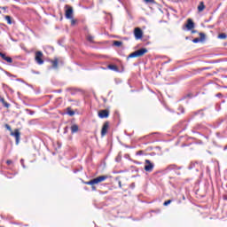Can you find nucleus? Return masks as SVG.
Listing matches in <instances>:
<instances>
[{"instance_id": "nucleus-1", "label": "nucleus", "mask_w": 227, "mask_h": 227, "mask_svg": "<svg viewBox=\"0 0 227 227\" xmlns=\"http://www.w3.org/2000/svg\"><path fill=\"white\" fill-rule=\"evenodd\" d=\"M109 178L108 176H99L94 179L84 182L85 185H90L92 191H97V186L98 184H102V182H106Z\"/></svg>"}, {"instance_id": "nucleus-2", "label": "nucleus", "mask_w": 227, "mask_h": 227, "mask_svg": "<svg viewBox=\"0 0 227 227\" xmlns=\"http://www.w3.org/2000/svg\"><path fill=\"white\" fill-rule=\"evenodd\" d=\"M145 54H148V49L141 48V49L130 53L128 56V59H130V58H143V56H145Z\"/></svg>"}, {"instance_id": "nucleus-3", "label": "nucleus", "mask_w": 227, "mask_h": 227, "mask_svg": "<svg viewBox=\"0 0 227 227\" xmlns=\"http://www.w3.org/2000/svg\"><path fill=\"white\" fill-rule=\"evenodd\" d=\"M145 171H146L147 173H152L153 171V163H152V161H150V160H145Z\"/></svg>"}, {"instance_id": "nucleus-4", "label": "nucleus", "mask_w": 227, "mask_h": 227, "mask_svg": "<svg viewBox=\"0 0 227 227\" xmlns=\"http://www.w3.org/2000/svg\"><path fill=\"white\" fill-rule=\"evenodd\" d=\"M35 59L37 65H42L43 63V52L36 51Z\"/></svg>"}, {"instance_id": "nucleus-5", "label": "nucleus", "mask_w": 227, "mask_h": 227, "mask_svg": "<svg viewBox=\"0 0 227 227\" xmlns=\"http://www.w3.org/2000/svg\"><path fill=\"white\" fill-rule=\"evenodd\" d=\"M66 19H73L74 18V8L69 5H66Z\"/></svg>"}, {"instance_id": "nucleus-6", "label": "nucleus", "mask_w": 227, "mask_h": 227, "mask_svg": "<svg viewBox=\"0 0 227 227\" xmlns=\"http://www.w3.org/2000/svg\"><path fill=\"white\" fill-rule=\"evenodd\" d=\"M11 136L15 137L16 145H19V142L20 141V131L18 129H14V131L11 132Z\"/></svg>"}, {"instance_id": "nucleus-7", "label": "nucleus", "mask_w": 227, "mask_h": 227, "mask_svg": "<svg viewBox=\"0 0 227 227\" xmlns=\"http://www.w3.org/2000/svg\"><path fill=\"white\" fill-rule=\"evenodd\" d=\"M134 35L136 40H141V38H143V30L139 27H136L134 29Z\"/></svg>"}, {"instance_id": "nucleus-8", "label": "nucleus", "mask_w": 227, "mask_h": 227, "mask_svg": "<svg viewBox=\"0 0 227 227\" xmlns=\"http://www.w3.org/2000/svg\"><path fill=\"white\" fill-rule=\"evenodd\" d=\"M107 130H109V121H106L103 124V127L101 129V137H104L106 134H107Z\"/></svg>"}, {"instance_id": "nucleus-9", "label": "nucleus", "mask_w": 227, "mask_h": 227, "mask_svg": "<svg viewBox=\"0 0 227 227\" xmlns=\"http://www.w3.org/2000/svg\"><path fill=\"white\" fill-rule=\"evenodd\" d=\"M98 115L104 119V118H109V110L105 109V110H100L98 114Z\"/></svg>"}, {"instance_id": "nucleus-10", "label": "nucleus", "mask_w": 227, "mask_h": 227, "mask_svg": "<svg viewBox=\"0 0 227 227\" xmlns=\"http://www.w3.org/2000/svg\"><path fill=\"white\" fill-rule=\"evenodd\" d=\"M0 57L2 58V59H4V61H6L7 63H13V59H12V57L6 56L5 53L0 52Z\"/></svg>"}, {"instance_id": "nucleus-11", "label": "nucleus", "mask_w": 227, "mask_h": 227, "mask_svg": "<svg viewBox=\"0 0 227 227\" xmlns=\"http://www.w3.org/2000/svg\"><path fill=\"white\" fill-rule=\"evenodd\" d=\"M185 27L188 29V31L194 29V21H192L191 19H188Z\"/></svg>"}, {"instance_id": "nucleus-12", "label": "nucleus", "mask_w": 227, "mask_h": 227, "mask_svg": "<svg viewBox=\"0 0 227 227\" xmlns=\"http://www.w3.org/2000/svg\"><path fill=\"white\" fill-rule=\"evenodd\" d=\"M205 8H207V6L205 5V2H200L199 5L197 7L199 13H201V12H204Z\"/></svg>"}, {"instance_id": "nucleus-13", "label": "nucleus", "mask_w": 227, "mask_h": 227, "mask_svg": "<svg viewBox=\"0 0 227 227\" xmlns=\"http://www.w3.org/2000/svg\"><path fill=\"white\" fill-rule=\"evenodd\" d=\"M76 132H79V126L77 124H73L71 126V133L75 134Z\"/></svg>"}, {"instance_id": "nucleus-14", "label": "nucleus", "mask_w": 227, "mask_h": 227, "mask_svg": "<svg viewBox=\"0 0 227 227\" xmlns=\"http://www.w3.org/2000/svg\"><path fill=\"white\" fill-rule=\"evenodd\" d=\"M0 102L3 104L4 107H6V109L10 108V104L4 100V98H0Z\"/></svg>"}, {"instance_id": "nucleus-15", "label": "nucleus", "mask_w": 227, "mask_h": 227, "mask_svg": "<svg viewBox=\"0 0 227 227\" xmlns=\"http://www.w3.org/2000/svg\"><path fill=\"white\" fill-rule=\"evenodd\" d=\"M52 68H58V65L59 63V60L58 59H54L51 61Z\"/></svg>"}, {"instance_id": "nucleus-16", "label": "nucleus", "mask_w": 227, "mask_h": 227, "mask_svg": "<svg viewBox=\"0 0 227 227\" xmlns=\"http://www.w3.org/2000/svg\"><path fill=\"white\" fill-rule=\"evenodd\" d=\"M107 68L109 70H113L114 72H118V66L117 65H108Z\"/></svg>"}, {"instance_id": "nucleus-17", "label": "nucleus", "mask_w": 227, "mask_h": 227, "mask_svg": "<svg viewBox=\"0 0 227 227\" xmlns=\"http://www.w3.org/2000/svg\"><path fill=\"white\" fill-rule=\"evenodd\" d=\"M218 38H219V40H226L227 35L225 33H221L218 35Z\"/></svg>"}, {"instance_id": "nucleus-18", "label": "nucleus", "mask_w": 227, "mask_h": 227, "mask_svg": "<svg viewBox=\"0 0 227 227\" xmlns=\"http://www.w3.org/2000/svg\"><path fill=\"white\" fill-rule=\"evenodd\" d=\"M123 43H121V41H114V45H115V47H121Z\"/></svg>"}, {"instance_id": "nucleus-19", "label": "nucleus", "mask_w": 227, "mask_h": 227, "mask_svg": "<svg viewBox=\"0 0 227 227\" xmlns=\"http://www.w3.org/2000/svg\"><path fill=\"white\" fill-rule=\"evenodd\" d=\"M5 20H7V24L12 25V17L11 16H5Z\"/></svg>"}, {"instance_id": "nucleus-20", "label": "nucleus", "mask_w": 227, "mask_h": 227, "mask_svg": "<svg viewBox=\"0 0 227 227\" xmlns=\"http://www.w3.org/2000/svg\"><path fill=\"white\" fill-rule=\"evenodd\" d=\"M71 20V26H75V24H77L78 20L72 18V19H69Z\"/></svg>"}, {"instance_id": "nucleus-21", "label": "nucleus", "mask_w": 227, "mask_h": 227, "mask_svg": "<svg viewBox=\"0 0 227 227\" xmlns=\"http://www.w3.org/2000/svg\"><path fill=\"white\" fill-rule=\"evenodd\" d=\"M86 38H87L88 42L93 43V40H94L93 35H88Z\"/></svg>"}, {"instance_id": "nucleus-22", "label": "nucleus", "mask_w": 227, "mask_h": 227, "mask_svg": "<svg viewBox=\"0 0 227 227\" xmlns=\"http://www.w3.org/2000/svg\"><path fill=\"white\" fill-rule=\"evenodd\" d=\"M67 114L69 116H74V114H75V112H74V110H70V108H68Z\"/></svg>"}, {"instance_id": "nucleus-23", "label": "nucleus", "mask_w": 227, "mask_h": 227, "mask_svg": "<svg viewBox=\"0 0 227 227\" xmlns=\"http://www.w3.org/2000/svg\"><path fill=\"white\" fill-rule=\"evenodd\" d=\"M172 201H173V200H166V201L163 203L164 207H168V205L171 204Z\"/></svg>"}, {"instance_id": "nucleus-24", "label": "nucleus", "mask_w": 227, "mask_h": 227, "mask_svg": "<svg viewBox=\"0 0 227 227\" xmlns=\"http://www.w3.org/2000/svg\"><path fill=\"white\" fill-rule=\"evenodd\" d=\"M4 127H5V129H6L7 130H9L10 132H13V131L12 130V126H10L9 124H5Z\"/></svg>"}, {"instance_id": "nucleus-25", "label": "nucleus", "mask_w": 227, "mask_h": 227, "mask_svg": "<svg viewBox=\"0 0 227 227\" xmlns=\"http://www.w3.org/2000/svg\"><path fill=\"white\" fill-rule=\"evenodd\" d=\"M200 40L202 41L205 40L206 35L204 33H200Z\"/></svg>"}, {"instance_id": "nucleus-26", "label": "nucleus", "mask_w": 227, "mask_h": 227, "mask_svg": "<svg viewBox=\"0 0 227 227\" xmlns=\"http://www.w3.org/2000/svg\"><path fill=\"white\" fill-rule=\"evenodd\" d=\"M145 3H150L151 4H153L155 3V0H144Z\"/></svg>"}, {"instance_id": "nucleus-27", "label": "nucleus", "mask_w": 227, "mask_h": 227, "mask_svg": "<svg viewBox=\"0 0 227 227\" xmlns=\"http://www.w3.org/2000/svg\"><path fill=\"white\" fill-rule=\"evenodd\" d=\"M192 42H193V43H200V38H194L193 40H192Z\"/></svg>"}, {"instance_id": "nucleus-28", "label": "nucleus", "mask_w": 227, "mask_h": 227, "mask_svg": "<svg viewBox=\"0 0 227 227\" xmlns=\"http://www.w3.org/2000/svg\"><path fill=\"white\" fill-rule=\"evenodd\" d=\"M6 164H7L8 166H10V164H13V161H12V160H8L6 161Z\"/></svg>"}, {"instance_id": "nucleus-29", "label": "nucleus", "mask_w": 227, "mask_h": 227, "mask_svg": "<svg viewBox=\"0 0 227 227\" xmlns=\"http://www.w3.org/2000/svg\"><path fill=\"white\" fill-rule=\"evenodd\" d=\"M1 10H8V7H0Z\"/></svg>"}, {"instance_id": "nucleus-30", "label": "nucleus", "mask_w": 227, "mask_h": 227, "mask_svg": "<svg viewBox=\"0 0 227 227\" xmlns=\"http://www.w3.org/2000/svg\"><path fill=\"white\" fill-rule=\"evenodd\" d=\"M216 97H223V94L218 93V94H216Z\"/></svg>"}, {"instance_id": "nucleus-31", "label": "nucleus", "mask_w": 227, "mask_h": 227, "mask_svg": "<svg viewBox=\"0 0 227 227\" xmlns=\"http://www.w3.org/2000/svg\"><path fill=\"white\" fill-rule=\"evenodd\" d=\"M61 91H63V90H57V93H61Z\"/></svg>"}, {"instance_id": "nucleus-32", "label": "nucleus", "mask_w": 227, "mask_h": 227, "mask_svg": "<svg viewBox=\"0 0 227 227\" xmlns=\"http://www.w3.org/2000/svg\"><path fill=\"white\" fill-rule=\"evenodd\" d=\"M119 185H120V187H121V182H119Z\"/></svg>"}, {"instance_id": "nucleus-33", "label": "nucleus", "mask_w": 227, "mask_h": 227, "mask_svg": "<svg viewBox=\"0 0 227 227\" xmlns=\"http://www.w3.org/2000/svg\"><path fill=\"white\" fill-rule=\"evenodd\" d=\"M192 33H196V31L193 30Z\"/></svg>"}]
</instances>
